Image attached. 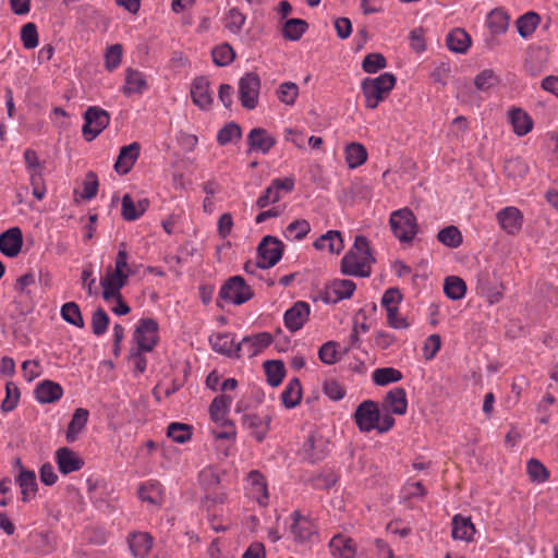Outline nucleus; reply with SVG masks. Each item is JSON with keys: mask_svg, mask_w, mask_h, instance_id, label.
Segmentation results:
<instances>
[{"mask_svg": "<svg viewBox=\"0 0 558 558\" xmlns=\"http://www.w3.org/2000/svg\"><path fill=\"white\" fill-rule=\"evenodd\" d=\"M147 207V199H140L135 203L129 194H125L122 198L121 215L126 221H134L146 211Z\"/></svg>", "mask_w": 558, "mask_h": 558, "instance_id": "obj_30", "label": "nucleus"}, {"mask_svg": "<svg viewBox=\"0 0 558 558\" xmlns=\"http://www.w3.org/2000/svg\"><path fill=\"white\" fill-rule=\"evenodd\" d=\"M311 231V225L305 219H296L288 225L284 231V236L288 240L301 241Z\"/></svg>", "mask_w": 558, "mask_h": 558, "instance_id": "obj_44", "label": "nucleus"}, {"mask_svg": "<svg viewBox=\"0 0 558 558\" xmlns=\"http://www.w3.org/2000/svg\"><path fill=\"white\" fill-rule=\"evenodd\" d=\"M496 217L501 229L508 234H515L522 228L523 216L517 207H505L497 213Z\"/></svg>", "mask_w": 558, "mask_h": 558, "instance_id": "obj_15", "label": "nucleus"}, {"mask_svg": "<svg viewBox=\"0 0 558 558\" xmlns=\"http://www.w3.org/2000/svg\"><path fill=\"white\" fill-rule=\"evenodd\" d=\"M129 548L135 558H145L153 546V537L145 532H134L128 538Z\"/></svg>", "mask_w": 558, "mask_h": 558, "instance_id": "obj_25", "label": "nucleus"}, {"mask_svg": "<svg viewBox=\"0 0 558 558\" xmlns=\"http://www.w3.org/2000/svg\"><path fill=\"white\" fill-rule=\"evenodd\" d=\"M63 395L62 387L52 380H44L39 383L35 389L36 400L39 403H53Z\"/></svg>", "mask_w": 558, "mask_h": 558, "instance_id": "obj_24", "label": "nucleus"}, {"mask_svg": "<svg viewBox=\"0 0 558 558\" xmlns=\"http://www.w3.org/2000/svg\"><path fill=\"white\" fill-rule=\"evenodd\" d=\"M475 533V527L470 518L456 514L452 519V537L454 539L471 542Z\"/></svg>", "mask_w": 558, "mask_h": 558, "instance_id": "obj_29", "label": "nucleus"}, {"mask_svg": "<svg viewBox=\"0 0 558 558\" xmlns=\"http://www.w3.org/2000/svg\"><path fill=\"white\" fill-rule=\"evenodd\" d=\"M319 360L327 365H332L338 361L337 343L328 341L318 350Z\"/></svg>", "mask_w": 558, "mask_h": 558, "instance_id": "obj_60", "label": "nucleus"}, {"mask_svg": "<svg viewBox=\"0 0 558 558\" xmlns=\"http://www.w3.org/2000/svg\"><path fill=\"white\" fill-rule=\"evenodd\" d=\"M61 316L62 318L78 328L84 327V320L82 317L81 310L75 302H68L61 307Z\"/></svg>", "mask_w": 558, "mask_h": 558, "instance_id": "obj_48", "label": "nucleus"}, {"mask_svg": "<svg viewBox=\"0 0 558 558\" xmlns=\"http://www.w3.org/2000/svg\"><path fill=\"white\" fill-rule=\"evenodd\" d=\"M84 119L82 132L88 142L95 140L110 122L109 113L98 107H89L85 111Z\"/></svg>", "mask_w": 558, "mask_h": 558, "instance_id": "obj_5", "label": "nucleus"}, {"mask_svg": "<svg viewBox=\"0 0 558 558\" xmlns=\"http://www.w3.org/2000/svg\"><path fill=\"white\" fill-rule=\"evenodd\" d=\"M351 194L360 201H369L373 195V186L368 181H356L351 186Z\"/></svg>", "mask_w": 558, "mask_h": 558, "instance_id": "obj_62", "label": "nucleus"}, {"mask_svg": "<svg viewBox=\"0 0 558 558\" xmlns=\"http://www.w3.org/2000/svg\"><path fill=\"white\" fill-rule=\"evenodd\" d=\"M23 244L22 232L17 227L11 228L0 235V251L8 257L16 256Z\"/></svg>", "mask_w": 558, "mask_h": 558, "instance_id": "obj_21", "label": "nucleus"}, {"mask_svg": "<svg viewBox=\"0 0 558 558\" xmlns=\"http://www.w3.org/2000/svg\"><path fill=\"white\" fill-rule=\"evenodd\" d=\"M470 45L471 38L464 29L456 28L447 36V46L453 52L464 53Z\"/></svg>", "mask_w": 558, "mask_h": 558, "instance_id": "obj_35", "label": "nucleus"}, {"mask_svg": "<svg viewBox=\"0 0 558 558\" xmlns=\"http://www.w3.org/2000/svg\"><path fill=\"white\" fill-rule=\"evenodd\" d=\"M199 484L204 489H213L220 483L218 471L214 466L203 469L198 474Z\"/></svg>", "mask_w": 558, "mask_h": 558, "instance_id": "obj_54", "label": "nucleus"}, {"mask_svg": "<svg viewBox=\"0 0 558 558\" xmlns=\"http://www.w3.org/2000/svg\"><path fill=\"white\" fill-rule=\"evenodd\" d=\"M396 84V77L391 73H384L377 77H366L361 87L365 97V105L375 109L383 101Z\"/></svg>", "mask_w": 558, "mask_h": 558, "instance_id": "obj_2", "label": "nucleus"}, {"mask_svg": "<svg viewBox=\"0 0 558 558\" xmlns=\"http://www.w3.org/2000/svg\"><path fill=\"white\" fill-rule=\"evenodd\" d=\"M259 77L255 73H246L239 82V96L243 107L254 109L259 93Z\"/></svg>", "mask_w": 558, "mask_h": 558, "instance_id": "obj_9", "label": "nucleus"}, {"mask_svg": "<svg viewBox=\"0 0 558 558\" xmlns=\"http://www.w3.org/2000/svg\"><path fill=\"white\" fill-rule=\"evenodd\" d=\"M148 89L146 75L135 69H126L122 93L125 96L142 95Z\"/></svg>", "mask_w": 558, "mask_h": 558, "instance_id": "obj_19", "label": "nucleus"}, {"mask_svg": "<svg viewBox=\"0 0 558 558\" xmlns=\"http://www.w3.org/2000/svg\"><path fill=\"white\" fill-rule=\"evenodd\" d=\"M446 295L451 300H460L466 291L465 282L459 277H448L444 284Z\"/></svg>", "mask_w": 558, "mask_h": 558, "instance_id": "obj_46", "label": "nucleus"}, {"mask_svg": "<svg viewBox=\"0 0 558 558\" xmlns=\"http://www.w3.org/2000/svg\"><path fill=\"white\" fill-rule=\"evenodd\" d=\"M330 553L333 558H355L356 544L342 534L335 535L329 542Z\"/></svg>", "mask_w": 558, "mask_h": 558, "instance_id": "obj_22", "label": "nucleus"}, {"mask_svg": "<svg viewBox=\"0 0 558 558\" xmlns=\"http://www.w3.org/2000/svg\"><path fill=\"white\" fill-rule=\"evenodd\" d=\"M437 239L444 245L452 248L460 246L462 243V234L454 226L441 229L437 234Z\"/></svg>", "mask_w": 558, "mask_h": 558, "instance_id": "obj_47", "label": "nucleus"}, {"mask_svg": "<svg viewBox=\"0 0 558 558\" xmlns=\"http://www.w3.org/2000/svg\"><path fill=\"white\" fill-rule=\"evenodd\" d=\"M138 497L151 505H159L162 498V486L159 482H147L138 488Z\"/></svg>", "mask_w": 558, "mask_h": 558, "instance_id": "obj_38", "label": "nucleus"}, {"mask_svg": "<svg viewBox=\"0 0 558 558\" xmlns=\"http://www.w3.org/2000/svg\"><path fill=\"white\" fill-rule=\"evenodd\" d=\"M299 94V87L296 84L286 82L279 87V99L286 105H293Z\"/></svg>", "mask_w": 558, "mask_h": 558, "instance_id": "obj_64", "label": "nucleus"}, {"mask_svg": "<svg viewBox=\"0 0 558 558\" xmlns=\"http://www.w3.org/2000/svg\"><path fill=\"white\" fill-rule=\"evenodd\" d=\"M527 474L533 482L543 483L548 478V471L545 465L536 459L527 462Z\"/></svg>", "mask_w": 558, "mask_h": 558, "instance_id": "obj_57", "label": "nucleus"}, {"mask_svg": "<svg viewBox=\"0 0 558 558\" xmlns=\"http://www.w3.org/2000/svg\"><path fill=\"white\" fill-rule=\"evenodd\" d=\"M509 122L518 136L526 135L533 128L531 117L521 108H512L508 113Z\"/></svg>", "mask_w": 558, "mask_h": 558, "instance_id": "obj_28", "label": "nucleus"}, {"mask_svg": "<svg viewBox=\"0 0 558 558\" xmlns=\"http://www.w3.org/2000/svg\"><path fill=\"white\" fill-rule=\"evenodd\" d=\"M505 170L509 177L523 178L529 172V166L522 158L517 157L506 161Z\"/></svg>", "mask_w": 558, "mask_h": 558, "instance_id": "obj_55", "label": "nucleus"}, {"mask_svg": "<svg viewBox=\"0 0 558 558\" xmlns=\"http://www.w3.org/2000/svg\"><path fill=\"white\" fill-rule=\"evenodd\" d=\"M5 392L7 396L1 404V408L4 412H9L17 405L20 399V390L14 383H7Z\"/></svg>", "mask_w": 558, "mask_h": 558, "instance_id": "obj_59", "label": "nucleus"}, {"mask_svg": "<svg viewBox=\"0 0 558 558\" xmlns=\"http://www.w3.org/2000/svg\"><path fill=\"white\" fill-rule=\"evenodd\" d=\"M232 403V398L220 395L214 399L210 404V415L215 421L222 420Z\"/></svg>", "mask_w": 558, "mask_h": 558, "instance_id": "obj_49", "label": "nucleus"}, {"mask_svg": "<svg viewBox=\"0 0 558 558\" xmlns=\"http://www.w3.org/2000/svg\"><path fill=\"white\" fill-rule=\"evenodd\" d=\"M272 337L268 332H260L253 337H245L235 347V351L254 356L271 343Z\"/></svg>", "mask_w": 558, "mask_h": 558, "instance_id": "obj_16", "label": "nucleus"}, {"mask_svg": "<svg viewBox=\"0 0 558 558\" xmlns=\"http://www.w3.org/2000/svg\"><path fill=\"white\" fill-rule=\"evenodd\" d=\"M308 25L301 19H289L282 25V35L288 40H299L306 32Z\"/></svg>", "mask_w": 558, "mask_h": 558, "instance_id": "obj_39", "label": "nucleus"}, {"mask_svg": "<svg viewBox=\"0 0 558 558\" xmlns=\"http://www.w3.org/2000/svg\"><path fill=\"white\" fill-rule=\"evenodd\" d=\"M56 462L58 464L59 471L62 474H70L72 472L78 471L84 465V461L80 458V456L66 447H62L57 450Z\"/></svg>", "mask_w": 558, "mask_h": 558, "instance_id": "obj_20", "label": "nucleus"}, {"mask_svg": "<svg viewBox=\"0 0 558 558\" xmlns=\"http://www.w3.org/2000/svg\"><path fill=\"white\" fill-rule=\"evenodd\" d=\"M242 135L241 128L235 122L226 124L217 134V142L227 145Z\"/></svg>", "mask_w": 558, "mask_h": 558, "instance_id": "obj_51", "label": "nucleus"}, {"mask_svg": "<svg viewBox=\"0 0 558 558\" xmlns=\"http://www.w3.org/2000/svg\"><path fill=\"white\" fill-rule=\"evenodd\" d=\"M356 289L355 283L350 279H336L327 284L323 300L326 303H337L341 300L349 299Z\"/></svg>", "mask_w": 558, "mask_h": 558, "instance_id": "obj_13", "label": "nucleus"}, {"mask_svg": "<svg viewBox=\"0 0 558 558\" xmlns=\"http://www.w3.org/2000/svg\"><path fill=\"white\" fill-rule=\"evenodd\" d=\"M21 39L26 49H34L38 45V34L36 25L27 23L22 27Z\"/></svg>", "mask_w": 558, "mask_h": 558, "instance_id": "obj_61", "label": "nucleus"}, {"mask_svg": "<svg viewBox=\"0 0 558 558\" xmlns=\"http://www.w3.org/2000/svg\"><path fill=\"white\" fill-rule=\"evenodd\" d=\"M311 314L310 304L303 301L295 302L283 315L284 326L291 331H299L307 322Z\"/></svg>", "mask_w": 558, "mask_h": 558, "instance_id": "obj_12", "label": "nucleus"}, {"mask_svg": "<svg viewBox=\"0 0 558 558\" xmlns=\"http://www.w3.org/2000/svg\"><path fill=\"white\" fill-rule=\"evenodd\" d=\"M367 159L366 148L359 143H351L345 147V160L349 168L362 166Z\"/></svg>", "mask_w": 558, "mask_h": 558, "instance_id": "obj_40", "label": "nucleus"}, {"mask_svg": "<svg viewBox=\"0 0 558 558\" xmlns=\"http://www.w3.org/2000/svg\"><path fill=\"white\" fill-rule=\"evenodd\" d=\"M539 22L541 17L534 11H529L525 14L521 15L515 22L519 35L522 38L531 37Z\"/></svg>", "mask_w": 558, "mask_h": 558, "instance_id": "obj_36", "label": "nucleus"}, {"mask_svg": "<svg viewBox=\"0 0 558 558\" xmlns=\"http://www.w3.org/2000/svg\"><path fill=\"white\" fill-rule=\"evenodd\" d=\"M271 415L268 413H245L242 416V425L258 441H263L269 430Z\"/></svg>", "mask_w": 558, "mask_h": 558, "instance_id": "obj_11", "label": "nucleus"}, {"mask_svg": "<svg viewBox=\"0 0 558 558\" xmlns=\"http://www.w3.org/2000/svg\"><path fill=\"white\" fill-rule=\"evenodd\" d=\"M354 417L361 432H371L378 426L380 412L375 402L367 400L357 407Z\"/></svg>", "mask_w": 558, "mask_h": 558, "instance_id": "obj_10", "label": "nucleus"}, {"mask_svg": "<svg viewBox=\"0 0 558 558\" xmlns=\"http://www.w3.org/2000/svg\"><path fill=\"white\" fill-rule=\"evenodd\" d=\"M293 187L294 180L292 178L275 179L257 198L256 206L265 208L270 204H275L281 199L282 194L290 193Z\"/></svg>", "mask_w": 558, "mask_h": 558, "instance_id": "obj_8", "label": "nucleus"}, {"mask_svg": "<svg viewBox=\"0 0 558 558\" xmlns=\"http://www.w3.org/2000/svg\"><path fill=\"white\" fill-rule=\"evenodd\" d=\"M372 378L378 386H387L392 383L401 380L402 374L393 367L376 368L373 372Z\"/></svg>", "mask_w": 558, "mask_h": 558, "instance_id": "obj_43", "label": "nucleus"}, {"mask_svg": "<svg viewBox=\"0 0 558 558\" xmlns=\"http://www.w3.org/2000/svg\"><path fill=\"white\" fill-rule=\"evenodd\" d=\"M387 65L386 59L381 53H369L367 54L362 63V68L366 73H376L377 71L385 69Z\"/></svg>", "mask_w": 558, "mask_h": 558, "instance_id": "obj_56", "label": "nucleus"}, {"mask_svg": "<svg viewBox=\"0 0 558 558\" xmlns=\"http://www.w3.org/2000/svg\"><path fill=\"white\" fill-rule=\"evenodd\" d=\"M291 518L290 534L293 539L299 543L311 542L316 532L314 523L308 518L301 517L298 512H294Z\"/></svg>", "mask_w": 558, "mask_h": 558, "instance_id": "obj_14", "label": "nucleus"}, {"mask_svg": "<svg viewBox=\"0 0 558 558\" xmlns=\"http://www.w3.org/2000/svg\"><path fill=\"white\" fill-rule=\"evenodd\" d=\"M390 228L401 242H410L417 231L416 218L409 208H401L390 215Z\"/></svg>", "mask_w": 558, "mask_h": 558, "instance_id": "obj_3", "label": "nucleus"}, {"mask_svg": "<svg viewBox=\"0 0 558 558\" xmlns=\"http://www.w3.org/2000/svg\"><path fill=\"white\" fill-rule=\"evenodd\" d=\"M168 437L178 444H184L191 438L189 425L182 423H171L168 426Z\"/></svg>", "mask_w": 558, "mask_h": 558, "instance_id": "obj_53", "label": "nucleus"}, {"mask_svg": "<svg viewBox=\"0 0 558 558\" xmlns=\"http://www.w3.org/2000/svg\"><path fill=\"white\" fill-rule=\"evenodd\" d=\"M499 83L498 76L492 70H484L478 73L474 80L476 89L481 92L488 90Z\"/></svg>", "mask_w": 558, "mask_h": 558, "instance_id": "obj_50", "label": "nucleus"}, {"mask_svg": "<svg viewBox=\"0 0 558 558\" xmlns=\"http://www.w3.org/2000/svg\"><path fill=\"white\" fill-rule=\"evenodd\" d=\"M88 415L89 413L86 409L78 408L75 410L66 430L68 442H74L77 439L78 434L86 426Z\"/></svg>", "mask_w": 558, "mask_h": 558, "instance_id": "obj_34", "label": "nucleus"}, {"mask_svg": "<svg viewBox=\"0 0 558 558\" xmlns=\"http://www.w3.org/2000/svg\"><path fill=\"white\" fill-rule=\"evenodd\" d=\"M213 60L219 66H226L234 59V51L228 44L220 45L213 50Z\"/></svg>", "mask_w": 558, "mask_h": 558, "instance_id": "obj_52", "label": "nucleus"}, {"mask_svg": "<svg viewBox=\"0 0 558 558\" xmlns=\"http://www.w3.org/2000/svg\"><path fill=\"white\" fill-rule=\"evenodd\" d=\"M219 295L226 302L240 305L247 302L253 292L242 277L234 276L221 287Z\"/></svg>", "mask_w": 558, "mask_h": 558, "instance_id": "obj_4", "label": "nucleus"}, {"mask_svg": "<svg viewBox=\"0 0 558 558\" xmlns=\"http://www.w3.org/2000/svg\"><path fill=\"white\" fill-rule=\"evenodd\" d=\"M385 407L393 414H404L408 409V401L404 389L395 388L390 390L386 396Z\"/></svg>", "mask_w": 558, "mask_h": 558, "instance_id": "obj_33", "label": "nucleus"}, {"mask_svg": "<svg viewBox=\"0 0 558 558\" xmlns=\"http://www.w3.org/2000/svg\"><path fill=\"white\" fill-rule=\"evenodd\" d=\"M262 269L274 267L282 257L283 243L276 236L266 235L257 247Z\"/></svg>", "mask_w": 558, "mask_h": 558, "instance_id": "obj_7", "label": "nucleus"}, {"mask_svg": "<svg viewBox=\"0 0 558 558\" xmlns=\"http://www.w3.org/2000/svg\"><path fill=\"white\" fill-rule=\"evenodd\" d=\"M326 448L327 441L323 437L310 436L303 444L302 452L304 458L316 462L324 458Z\"/></svg>", "mask_w": 558, "mask_h": 558, "instance_id": "obj_31", "label": "nucleus"}, {"mask_svg": "<svg viewBox=\"0 0 558 558\" xmlns=\"http://www.w3.org/2000/svg\"><path fill=\"white\" fill-rule=\"evenodd\" d=\"M16 481L21 487L23 500L27 501L36 492L37 483L35 473L33 471L22 470Z\"/></svg>", "mask_w": 558, "mask_h": 558, "instance_id": "obj_42", "label": "nucleus"}, {"mask_svg": "<svg viewBox=\"0 0 558 558\" xmlns=\"http://www.w3.org/2000/svg\"><path fill=\"white\" fill-rule=\"evenodd\" d=\"M126 281L125 275L117 274L112 271V268H109L106 276L100 279L104 300L110 303L112 296L121 294L120 290L125 286Z\"/></svg>", "mask_w": 558, "mask_h": 558, "instance_id": "obj_17", "label": "nucleus"}, {"mask_svg": "<svg viewBox=\"0 0 558 558\" xmlns=\"http://www.w3.org/2000/svg\"><path fill=\"white\" fill-rule=\"evenodd\" d=\"M191 96L196 106L206 109L213 101L209 93V82L206 77H196L191 87Z\"/></svg>", "mask_w": 558, "mask_h": 558, "instance_id": "obj_27", "label": "nucleus"}, {"mask_svg": "<svg viewBox=\"0 0 558 558\" xmlns=\"http://www.w3.org/2000/svg\"><path fill=\"white\" fill-rule=\"evenodd\" d=\"M233 337L228 332L215 333L209 337V343L214 351L228 356H240V352H236L233 348Z\"/></svg>", "mask_w": 558, "mask_h": 558, "instance_id": "obj_32", "label": "nucleus"}, {"mask_svg": "<svg viewBox=\"0 0 558 558\" xmlns=\"http://www.w3.org/2000/svg\"><path fill=\"white\" fill-rule=\"evenodd\" d=\"M251 151L267 154L276 144L275 137L265 129L254 128L247 134Z\"/></svg>", "mask_w": 558, "mask_h": 558, "instance_id": "obj_18", "label": "nucleus"}, {"mask_svg": "<svg viewBox=\"0 0 558 558\" xmlns=\"http://www.w3.org/2000/svg\"><path fill=\"white\" fill-rule=\"evenodd\" d=\"M487 23L494 34H502L508 29L509 15L502 9H494L487 16Z\"/></svg>", "mask_w": 558, "mask_h": 558, "instance_id": "obj_41", "label": "nucleus"}, {"mask_svg": "<svg viewBox=\"0 0 558 558\" xmlns=\"http://www.w3.org/2000/svg\"><path fill=\"white\" fill-rule=\"evenodd\" d=\"M109 325V316L102 308H98L94 312L92 317V330L96 336L104 335Z\"/></svg>", "mask_w": 558, "mask_h": 558, "instance_id": "obj_58", "label": "nucleus"}, {"mask_svg": "<svg viewBox=\"0 0 558 558\" xmlns=\"http://www.w3.org/2000/svg\"><path fill=\"white\" fill-rule=\"evenodd\" d=\"M140 149V144L135 142L130 145L123 146L120 149L118 159L114 163L116 171L120 174H126L137 160Z\"/></svg>", "mask_w": 558, "mask_h": 558, "instance_id": "obj_23", "label": "nucleus"}, {"mask_svg": "<svg viewBox=\"0 0 558 558\" xmlns=\"http://www.w3.org/2000/svg\"><path fill=\"white\" fill-rule=\"evenodd\" d=\"M374 262L367 239L364 235H356L353 246L341 260V271L349 276L368 277Z\"/></svg>", "mask_w": 558, "mask_h": 558, "instance_id": "obj_1", "label": "nucleus"}, {"mask_svg": "<svg viewBox=\"0 0 558 558\" xmlns=\"http://www.w3.org/2000/svg\"><path fill=\"white\" fill-rule=\"evenodd\" d=\"M264 368L270 386L276 387L281 384L286 373L281 361H267L264 364Z\"/></svg>", "mask_w": 558, "mask_h": 558, "instance_id": "obj_45", "label": "nucleus"}, {"mask_svg": "<svg viewBox=\"0 0 558 558\" xmlns=\"http://www.w3.org/2000/svg\"><path fill=\"white\" fill-rule=\"evenodd\" d=\"M302 398V387L298 378H292L281 393V401L286 408L296 407Z\"/></svg>", "mask_w": 558, "mask_h": 558, "instance_id": "obj_37", "label": "nucleus"}, {"mask_svg": "<svg viewBox=\"0 0 558 558\" xmlns=\"http://www.w3.org/2000/svg\"><path fill=\"white\" fill-rule=\"evenodd\" d=\"M245 23V16L235 8L229 10L226 21V27L236 34L240 33Z\"/></svg>", "mask_w": 558, "mask_h": 558, "instance_id": "obj_63", "label": "nucleus"}, {"mask_svg": "<svg viewBox=\"0 0 558 558\" xmlns=\"http://www.w3.org/2000/svg\"><path fill=\"white\" fill-rule=\"evenodd\" d=\"M134 341L140 351L150 352L158 341V324L153 318H142L134 331Z\"/></svg>", "mask_w": 558, "mask_h": 558, "instance_id": "obj_6", "label": "nucleus"}, {"mask_svg": "<svg viewBox=\"0 0 558 558\" xmlns=\"http://www.w3.org/2000/svg\"><path fill=\"white\" fill-rule=\"evenodd\" d=\"M313 245L318 251H327L331 254H339L344 247L341 233L335 230L320 235Z\"/></svg>", "mask_w": 558, "mask_h": 558, "instance_id": "obj_26", "label": "nucleus"}]
</instances>
